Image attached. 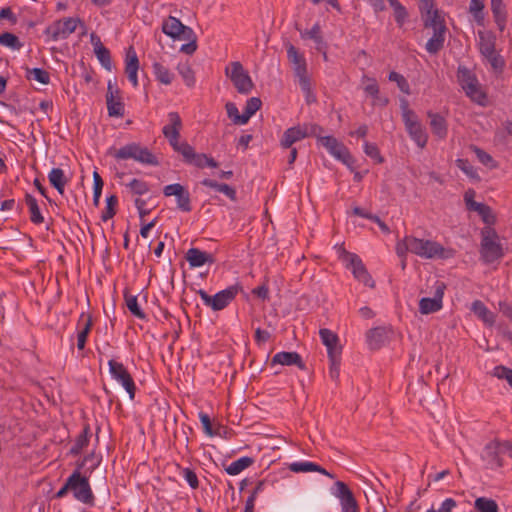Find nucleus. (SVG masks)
I'll use <instances>...</instances> for the list:
<instances>
[{
  "label": "nucleus",
  "instance_id": "6e6552de",
  "mask_svg": "<svg viewBox=\"0 0 512 512\" xmlns=\"http://www.w3.org/2000/svg\"><path fill=\"white\" fill-rule=\"evenodd\" d=\"M225 74L241 94L250 93L254 87L251 77L239 61L231 62L230 67L225 68Z\"/></svg>",
  "mask_w": 512,
  "mask_h": 512
},
{
  "label": "nucleus",
  "instance_id": "4be33fe9",
  "mask_svg": "<svg viewBox=\"0 0 512 512\" xmlns=\"http://www.w3.org/2000/svg\"><path fill=\"white\" fill-rule=\"evenodd\" d=\"M361 83L363 84L364 92L373 98V105H387L388 99L379 97L380 89L375 78L363 75Z\"/></svg>",
  "mask_w": 512,
  "mask_h": 512
},
{
  "label": "nucleus",
  "instance_id": "052dcab7",
  "mask_svg": "<svg viewBox=\"0 0 512 512\" xmlns=\"http://www.w3.org/2000/svg\"><path fill=\"white\" fill-rule=\"evenodd\" d=\"M177 198V207L184 212H190L192 210L191 199L189 192L184 188Z\"/></svg>",
  "mask_w": 512,
  "mask_h": 512
},
{
  "label": "nucleus",
  "instance_id": "6ab92c4d",
  "mask_svg": "<svg viewBox=\"0 0 512 512\" xmlns=\"http://www.w3.org/2000/svg\"><path fill=\"white\" fill-rule=\"evenodd\" d=\"M453 255L452 250H446L440 243L432 240H425L422 257L425 259L440 258L446 259Z\"/></svg>",
  "mask_w": 512,
  "mask_h": 512
},
{
  "label": "nucleus",
  "instance_id": "a211bd4d",
  "mask_svg": "<svg viewBox=\"0 0 512 512\" xmlns=\"http://www.w3.org/2000/svg\"><path fill=\"white\" fill-rule=\"evenodd\" d=\"M287 58L293 66V71L298 79L308 77L307 64L305 57L299 50L291 43L286 44Z\"/></svg>",
  "mask_w": 512,
  "mask_h": 512
},
{
  "label": "nucleus",
  "instance_id": "680f3d73",
  "mask_svg": "<svg viewBox=\"0 0 512 512\" xmlns=\"http://www.w3.org/2000/svg\"><path fill=\"white\" fill-rule=\"evenodd\" d=\"M364 152L367 156L376 160L377 163H382L384 161L377 145L374 143L365 142L364 143Z\"/></svg>",
  "mask_w": 512,
  "mask_h": 512
},
{
  "label": "nucleus",
  "instance_id": "473e14b6",
  "mask_svg": "<svg viewBox=\"0 0 512 512\" xmlns=\"http://www.w3.org/2000/svg\"><path fill=\"white\" fill-rule=\"evenodd\" d=\"M48 179L50 184L60 194L64 193V188L68 182V178L65 176L64 171L61 168H53L48 174Z\"/></svg>",
  "mask_w": 512,
  "mask_h": 512
},
{
  "label": "nucleus",
  "instance_id": "f8f14e48",
  "mask_svg": "<svg viewBox=\"0 0 512 512\" xmlns=\"http://www.w3.org/2000/svg\"><path fill=\"white\" fill-rule=\"evenodd\" d=\"M320 143L328 150L331 155L342 161L348 167H351L354 164L355 160L349 152L348 148L343 143L339 142L335 137H322Z\"/></svg>",
  "mask_w": 512,
  "mask_h": 512
},
{
  "label": "nucleus",
  "instance_id": "e433bc0d",
  "mask_svg": "<svg viewBox=\"0 0 512 512\" xmlns=\"http://www.w3.org/2000/svg\"><path fill=\"white\" fill-rule=\"evenodd\" d=\"M124 299L129 311L139 319H145L146 314L140 309L137 301V296L132 295L129 289L124 290Z\"/></svg>",
  "mask_w": 512,
  "mask_h": 512
},
{
  "label": "nucleus",
  "instance_id": "e2e57ef3",
  "mask_svg": "<svg viewBox=\"0 0 512 512\" xmlns=\"http://www.w3.org/2000/svg\"><path fill=\"white\" fill-rule=\"evenodd\" d=\"M128 187L134 194L143 195L149 191V186L146 182L134 178L129 184Z\"/></svg>",
  "mask_w": 512,
  "mask_h": 512
},
{
  "label": "nucleus",
  "instance_id": "72a5a7b5",
  "mask_svg": "<svg viewBox=\"0 0 512 512\" xmlns=\"http://www.w3.org/2000/svg\"><path fill=\"white\" fill-rule=\"evenodd\" d=\"M367 342L371 349H379L386 338V331L383 327L370 329L367 334Z\"/></svg>",
  "mask_w": 512,
  "mask_h": 512
},
{
  "label": "nucleus",
  "instance_id": "de8ad7c7",
  "mask_svg": "<svg viewBox=\"0 0 512 512\" xmlns=\"http://www.w3.org/2000/svg\"><path fill=\"white\" fill-rule=\"evenodd\" d=\"M154 74L158 81L161 83L168 85L173 80L172 73L164 67L161 63L155 62L153 64Z\"/></svg>",
  "mask_w": 512,
  "mask_h": 512
},
{
  "label": "nucleus",
  "instance_id": "393cba45",
  "mask_svg": "<svg viewBox=\"0 0 512 512\" xmlns=\"http://www.w3.org/2000/svg\"><path fill=\"white\" fill-rule=\"evenodd\" d=\"M430 119V128L432 133L439 139H445L448 134V125L446 119L439 113L429 111L427 113Z\"/></svg>",
  "mask_w": 512,
  "mask_h": 512
},
{
  "label": "nucleus",
  "instance_id": "0eeeda50",
  "mask_svg": "<svg viewBox=\"0 0 512 512\" xmlns=\"http://www.w3.org/2000/svg\"><path fill=\"white\" fill-rule=\"evenodd\" d=\"M457 79L468 97L478 103H482V100L485 99V94L481 91L475 74L469 68L460 65L457 70Z\"/></svg>",
  "mask_w": 512,
  "mask_h": 512
},
{
  "label": "nucleus",
  "instance_id": "9b49d317",
  "mask_svg": "<svg viewBox=\"0 0 512 512\" xmlns=\"http://www.w3.org/2000/svg\"><path fill=\"white\" fill-rule=\"evenodd\" d=\"M182 149L178 152L183 156L184 161L187 164L194 165L197 168H204L206 166L211 168H217L218 162L212 157L207 156L204 153H196L195 149L187 142H182Z\"/></svg>",
  "mask_w": 512,
  "mask_h": 512
},
{
  "label": "nucleus",
  "instance_id": "f3484780",
  "mask_svg": "<svg viewBox=\"0 0 512 512\" xmlns=\"http://www.w3.org/2000/svg\"><path fill=\"white\" fill-rule=\"evenodd\" d=\"M347 258L349 260V264L351 266L352 273H353L354 277L358 281L362 282L364 285H366L370 288H374L375 282L372 279L369 272L367 271L366 267L364 266V264H363L362 260L359 258V256L356 254L347 253Z\"/></svg>",
  "mask_w": 512,
  "mask_h": 512
},
{
  "label": "nucleus",
  "instance_id": "0e129e2a",
  "mask_svg": "<svg viewBox=\"0 0 512 512\" xmlns=\"http://www.w3.org/2000/svg\"><path fill=\"white\" fill-rule=\"evenodd\" d=\"M330 360L329 375L334 381H338L340 376V361L341 356L328 357Z\"/></svg>",
  "mask_w": 512,
  "mask_h": 512
},
{
  "label": "nucleus",
  "instance_id": "603ef678",
  "mask_svg": "<svg viewBox=\"0 0 512 512\" xmlns=\"http://www.w3.org/2000/svg\"><path fill=\"white\" fill-rule=\"evenodd\" d=\"M118 204V198L116 195H110L106 199V209L103 211L101 215V219L103 221H108L109 219L113 218L116 214V206Z\"/></svg>",
  "mask_w": 512,
  "mask_h": 512
},
{
  "label": "nucleus",
  "instance_id": "338daca9",
  "mask_svg": "<svg viewBox=\"0 0 512 512\" xmlns=\"http://www.w3.org/2000/svg\"><path fill=\"white\" fill-rule=\"evenodd\" d=\"M494 376L499 379H505L509 384L512 383V369L505 366H497L494 368Z\"/></svg>",
  "mask_w": 512,
  "mask_h": 512
},
{
  "label": "nucleus",
  "instance_id": "a878e982",
  "mask_svg": "<svg viewBox=\"0 0 512 512\" xmlns=\"http://www.w3.org/2000/svg\"><path fill=\"white\" fill-rule=\"evenodd\" d=\"M185 258L193 268L203 266L205 263H214V257L212 254L204 252L198 248H190L186 252Z\"/></svg>",
  "mask_w": 512,
  "mask_h": 512
},
{
  "label": "nucleus",
  "instance_id": "f257e3e1",
  "mask_svg": "<svg viewBox=\"0 0 512 512\" xmlns=\"http://www.w3.org/2000/svg\"><path fill=\"white\" fill-rule=\"evenodd\" d=\"M99 464L100 460L93 453L89 454L84 457L78 468L68 477V485L73 497L88 506H94L95 497L90 487L89 477L82 475L80 468L84 469L85 474L87 472L91 474L93 470L98 468Z\"/></svg>",
  "mask_w": 512,
  "mask_h": 512
},
{
  "label": "nucleus",
  "instance_id": "412c9836",
  "mask_svg": "<svg viewBox=\"0 0 512 512\" xmlns=\"http://www.w3.org/2000/svg\"><path fill=\"white\" fill-rule=\"evenodd\" d=\"M275 364L286 366L296 365L301 370L306 369L305 363L303 362L300 354L297 352H278L273 356L271 360V365L273 366Z\"/></svg>",
  "mask_w": 512,
  "mask_h": 512
},
{
  "label": "nucleus",
  "instance_id": "c9c22d12",
  "mask_svg": "<svg viewBox=\"0 0 512 512\" xmlns=\"http://www.w3.org/2000/svg\"><path fill=\"white\" fill-rule=\"evenodd\" d=\"M201 184L203 186H206V187H209V188H213L216 191L225 194L232 201L236 200V190L233 187H231L230 185H228V184L218 183V182H216L214 180H211V179H204L201 182Z\"/></svg>",
  "mask_w": 512,
  "mask_h": 512
},
{
  "label": "nucleus",
  "instance_id": "c03bdc74",
  "mask_svg": "<svg viewBox=\"0 0 512 512\" xmlns=\"http://www.w3.org/2000/svg\"><path fill=\"white\" fill-rule=\"evenodd\" d=\"M261 105L262 101L259 97H251L248 99L243 112L244 122H248L249 119L261 108Z\"/></svg>",
  "mask_w": 512,
  "mask_h": 512
},
{
  "label": "nucleus",
  "instance_id": "8fccbe9b",
  "mask_svg": "<svg viewBox=\"0 0 512 512\" xmlns=\"http://www.w3.org/2000/svg\"><path fill=\"white\" fill-rule=\"evenodd\" d=\"M29 80L33 79L41 84L47 85L50 82L49 72L41 68H27V76Z\"/></svg>",
  "mask_w": 512,
  "mask_h": 512
},
{
  "label": "nucleus",
  "instance_id": "2f4dec72",
  "mask_svg": "<svg viewBox=\"0 0 512 512\" xmlns=\"http://www.w3.org/2000/svg\"><path fill=\"white\" fill-rule=\"evenodd\" d=\"M182 29H184L182 22L173 16H169L162 24L163 33L172 38L181 35Z\"/></svg>",
  "mask_w": 512,
  "mask_h": 512
},
{
  "label": "nucleus",
  "instance_id": "4d7b16f0",
  "mask_svg": "<svg viewBox=\"0 0 512 512\" xmlns=\"http://www.w3.org/2000/svg\"><path fill=\"white\" fill-rule=\"evenodd\" d=\"M298 80H299V85L301 87V90L305 94L306 102L308 104L314 103L316 101V96H315V94L312 91V86H311V82H310L309 76L308 77H303V78L298 79Z\"/></svg>",
  "mask_w": 512,
  "mask_h": 512
},
{
  "label": "nucleus",
  "instance_id": "774afa93",
  "mask_svg": "<svg viewBox=\"0 0 512 512\" xmlns=\"http://www.w3.org/2000/svg\"><path fill=\"white\" fill-rule=\"evenodd\" d=\"M183 475H184L185 480L188 482V484L190 485V487L192 489L198 488V486H199L198 477L193 470H191L190 468H185L183 470Z\"/></svg>",
  "mask_w": 512,
  "mask_h": 512
},
{
  "label": "nucleus",
  "instance_id": "dca6fc26",
  "mask_svg": "<svg viewBox=\"0 0 512 512\" xmlns=\"http://www.w3.org/2000/svg\"><path fill=\"white\" fill-rule=\"evenodd\" d=\"M335 487L334 495L340 501L342 512H359L357 501L347 484L337 481Z\"/></svg>",
  "mask_w": 512,
  "mask_h": 512
},
{
  "label": "nucleus",
  "instance_id": "5701e85b",
  "mask_svg": "<svg viewBox=\"0 0 512 512\" xmlns=\"http://www.w3.org/2000/svg\"><path fill=\"white\" fill-rule=\"evenodd\" d=\"M139 69V60L137 54L132 46H130L126 53V66L125 72L129 81L132 83L133 87L138 86L137 72Z\"/></svg>",
  "mask_w": 512,
  "mask_h": 512
},
{
  "label": "nucleus",
  "instance_id": "09e8293b",
  "mask_svg": "<svg viewBox=\"0 0 512 512\" xmlns=\"http://www.w3.org/2000/svg\"><path fill=\"white\" fill-rule=\"evenodd\" d=\"M0 44L13 50H20L23 47V44L20 42L19 38L10 32H4L0 34Z\"/></svg>",
  "mask_w": 512,
  "mask_h": 512
},
{
  "label": "nucleus",
  "instance_id": "c85d7f7f",
  "mask_svg": "<svg viewBox=\"0 0 512 512\" xmlns=\"http://www.w3.org/2000/svg\"><path fill=\"white\" fill-rule=\"evenodd\" d=\"M479 37V51L482 56L489 55L493 51H496L495 45H496V38L491 32H484L479 31L478 32Z\"/></svg>",
  "mask_w": 512,
  "mask_h": 512
},
{
  "label": "nucleus",
  "instance_id": "a18cd8bd",
  "mask_svg": "<svg viewBox=\"0 0 512 512\" xmlns=\"http://www.w3.org/2000/svg\"><path fill=\"white\" fill-rule=\"evenodd\" d=\"M470 149L476 154L478 160L483 164L485 165L486 167L490 168V169H495L497 168V163L495 162V160L492 158V156L490 154H488L487 152H485L483 149L479 148L478 146L476 145H471L470 146Z\"/></svg>",
  "mask_w": 512,
  "mask_h": 512
},
{
  "label": "nucleus",
  "instance_id": "3c124183",
  "mask_svg": "<svg viewBox=\"0 0 512 512\" xmlns=\"http://www.w3.org/2000/svg\"><path fill=\"white\" fill-rule=\"evenodd\" d=\"M491 10L498 28L500 31H503L506 23V13L503 3L492 4Z\"/></svg>",
  "mask_w": 512,
  "mask_h": 512
},
{
  "label": "nucleus",
  "instance_id": "6e6d98bb",
  "mask_svg": "<svg viewBox=\"0 0 512 512\" xmlns=\"http://www.w3.org/2000/svg\"><path fill=\"white\" fill-rule=\"evenodd\" d=\"M456 166L469 178L479 180V175L473 165L467 159H457Z\"/></svg>",
  "mask_w": 512,
  "mask_h": 512
},
{
  "label": "nucleus",
  "instance_id": "a19ab883",
  "mask_svg": "<svg viewBox=\"0 0 512 512\" xmlns=\"http://www.w3.org/2000/svg\"><path fill=\"white\" fill-rule=\"evenodd\" d=\"M484 1L483 0H471L469 5V12L472 14L476 23L480 26L484 25Z\"/></svg>",
  "mask_w": 512,
  "mask_h": 512
},
{
  "label": "nucleus",
  "instance_id": "1a4fd4ad",
  "mask_svg": "<svg viewBox=\"0 0 512 512\" xmlns=\"http://www.w3.org/2000/svg\"><path fill=\"white\" fill-rule=\"evenodd\" d=\"M78 23L80 19L72 17L57 20L45 29V34L53 41L63 40L75 32Z\"/></svg>",
  "mask_w": 512,
  "mask_h": 512
},
{
  "label": "nucleus",
  "instance_id": "bb28decb",
  "mask_svg": "<svg viewBox=\"0 0 512 512\" xmlns=\"http://www.w3.org/2000/svg\"><path fill=\"white\" fill-rule=\"evenodd\" d=\"M288 469L294 473L318 472L331 479L334 478V475L328 472L322 466L309 461L291 463L289 464Z\"/></svg>",
  "mask_w": 512,
  "mask_h": 512
},
{
  "label": "nucleus",
  "instance_id": "39448f33",
  "mask_svg": "<svg viewBox=\"0 0 512 512\" xmlns=\"http://www.w3.org/2000/svg\"><path fill=\"white\" fill-rule=\"evenodd\" d=\"M241 291L239 285H232L224 290L217 292L215 295H209L205 290L199 289L197 294L202 299L205 306L211 308L213 311H220L225 309Z\"/></svg>",
  "mask_w": 512,
  "mask_h": 512
},
{
  "label": "nucleus",
  "instance_id": "f03ea898",
  "mask_svg": "<svg viewBox=\"0 0 512 512\" xmlns=\"http://www.w3.org/2000/svg\"><path fill=\"white\" fill-rule=\"evenodd\" d=\"M424 27L432 29V37L426 43V50L429 54L435 55L443 49L448 31L444 16L439 9L432 11V14L426 15Z\"/></svg>",
  "mask_w": 512,
  "mask_h": 512
},
{
  "label": "nucleus",
  "instance_id": "bf43d9fd",
  "mask_svg": "<svg viewBox=\"0 0 512 512\" xmlns=\"http://www.w3.org/2000/svg\"><path fill=\"white\" fill-rule=\"evenodd\" d=\"M483 57L489 62V64L495 71L503 70L505 66V61L503 57L496 51H493L491 54L485 55Z\"/></svg>",
  "mask_w": 512,
  "mask_h": 512
},
{
  "label": "nucleus",
  "instance_id": "58836bf2",
  "mask_svg": "<svg viewBox=\"0 0 512 512\" xmlns=\"http://www.w3.org/2000/svg\"><path fill=\"white\" fill-rule=\"evenodd\" d=\"M425 239L416 238L413 236H406L403 239V244L405 245V250L422 257V249L424 245Z\"/></svg>",
  "mask_w": 512,
  "mask_h": 512
},
{
  "label": "nucleus",
  "instance_id": "423d86ee",
  "mask_svg": "<svg viewBox=\"0 0 512 512\" xmlns=\"http://www.w3.org/2000/svg\"><path fill=\"white\" fill-rule=\"evenodd\" d=\"M482 240L480 254L485 263H492L503 256V249L499 242L496 241L498 235L495 229L484 227L481 231Z\"/></svg>",
  "mask_w": 512,
  "mask_h": 512
},
{
  "label": "nucleus",
  "instance_id": "13d9d810",
  "mask_svg": "<svg viewBox=\"0 0 512 512\" xmlns=\"http://www.w3.org/2000/svg\"><path fill=\"white\" fill-rule=\"evenodd\" d=\"M228 117L233 121L234 124H246L243 120V113L239 114L238 108L235 103L228 102L225 105Z\"/></svg>",
  "mask_w": 512,
  "mask_h": 512
},
{
  "label": "nucleus",
  "instance_id": "f704fd0d",
  "mask_svg": "<svg viewBox=\"0 0 512 512\" xmlns=\"http://www.w3.org/2000/svg\"><path fill=\"white\" fill-rule=\"evenodd\" d=\"M25 203L29 208L30 220L34 224H41L44 221V217L40 212L37 200L29 193L25 195Z\"/></svg>",
  "mask_w": 512,
  "mask_h": 512
},
{
  "label": "nucleus",
  "instance_id": "79ce46f5",
  "mask_svg": "<svg viewBox=\"0 0 512 512\" xmlns=\"http://www.w3.org/2000/svg\"><path fill=\"white\" fill-rule=\"evenodd\" d=\"M302 38H308L313 40L317 44V49L322 50L324 46V40L321 35V27L318 23L314 24L310 30H306L301 33Z\"/></svg>",
  "mask_w": 512,
  "mask_h": 512
},
{
  "label": "nucleus",
  "instance_id": "5fc2aeb1",
  "mask_svg": "<svg viewBox=\"0 0 512 512\" xmlns=\"http://www.w3.org/2000/svg\"><path fill=\"white\" fill-rule=\"evenodd\" d=\"M389 81L395 82L398 88L405 94H410V86L406 78L398 72L392 71L388 76Z\"/></svg>",
  "mask_w": 512,
  "mask_h": 512
},
{
  "label": "nucleus",
  "instance_id": "ea45409f",
  "mask_svg": "<svg viewBox=\"0 0 512 512\" xmlns=\"http://www.w3.org/2000/svg\"><path fill=\"white\" fill-rule=\"evenodd\" d=\"M90 436V427L87 425L83 428V431L78 435L74 445L70 449V453L78 455L81 450L88 445Z\"/></svg>",
  "mask_w": 512,
  "mask_h": 512
},
{
  "label": "nucleus",
  "instance_id": "b1692460",
  "mask_svg": "<svg viewBox=\"0 0 512 512\" xmlns=\"http://www.w3.org/2000/svg\"><path fill=\"white\" fill-rule=\"evenodd\" d=\"M91 42L94 46V53L101 65L108 71L112 69L110 51L102 44L100 38L94 33L91 34Z\"/></svg>",
  "mask_w": 512,
  "mask_h": 512
},
{
  "label": "nucleus",
  "instance_id": "aec40b11",
  "mask_svg": "<svg viewBox=\"0 0 512 512\" xmlns=\"http://www.w3.org/2000/svg\"><path fill=\"white\" fill-rule=\"evenodd\" d=\"M322 343L326 346L328 357L341 356L342 347L339 345V338L330 329L323 328L319 331Z\"/></svg>",
  "mask_w": 512,
  "mask_h": 512
},
{
  "label": "nucleus",
  "instance_id": "7ed1b4c3",
  "mask_svg": "<svg viewBox=\"0 0 512 512\" xmlns=\"http://www.w3.org/2000/svg\"><path fill=\"white\" fill-rule=\"evenodd\" d=\"M110 154L117 160L134 159L142 164L157 166V157L146 147L132 142L119 149L111 150Z\"/></svg>",
  "mask_w": 512,
  "mask_h": 512
},
{
  "label": "nucleus",
  "instance_id": "ddd939ff",
  "mask_svg": "<svg viewBox=\"0 0 512 512\" xmlns=\"http://www.w3.org/2000/svg\"><path fill=\"white\" fill-rule=\"evenodd\" d=\"M106 104L108 115L111 117H123L125 113V105L122 101L121 93L116 83L108 81Z\"/></svg>",
  "mask_w": 512,
  "mask_h": 512
},
{
  "label": "nucleus",
  "instance_id": "c756f323",
  "mask_svg": "<svg viewBox=\"0 0 512 512\" xmlns=\"http://www.w3.org/2000/svg\"><path fill=\"white\" fill-rule=\"evenodd\" d=\"M79 324H83V327L81 328L77 335V348L79 350H83L85 348L87 337L93 325L91 316L82 313L79 319Z\"/></svg>",
  "mask_w": 512,
  "mask_h": 512
},
{
  "label": "nucleus",
  "instance_id": "20e7f679",
  "mask_svg": "<svg viewBox=\"0 0 512 512\" xmlns=\"http://www.w3.org/2000/svg\"><path fill=\"white\" fill-rule=\"evenodd\" d=\"M401 108L403 122L409 136L417 144L418 147L424 148L428 141V134L426 130L419 122L415 112L409 109L407 101H403Z\"/></svg>",
  "mask_w": 512,
  "mask_h": 512
},
{
  "label": "nucleus",
  "instance_id": "2eb2a0df",
  "mask_svg": "<svg viewBox=\"0 0 512 512\" xmlns=\"http://www.w3.org/2000/svg\"><path fill=\"white\" fill-rule=\"evenodd\" d=\"M434 287L435 291L432 298L424 297L419 301V311L422 314L434 313L442 308V301L446 285L442 281H436Z\"/></svg>",
  "mask_w": 512,
  "mask_h": 512
},
{
  "label": "nucleus",
  "instance_id": "69168bd1",
  "mask_svg": "<svg viewBox=\"0 0 512 512\" xmlns=\"http://www.w3.org/2000/svg\"><path fill=\"white\" fill-rule=\"evenodd\" d=\"M302 130L305 132L306 137H309V136L316 137L319 142L321 141V138L323 137L322 133H323L324 129L318 124L304 125L302 127Z\"/></svg>",
  "mask_w": 512,
  "mask_h": 512
},
{
  "label": "nucleus",
  "instance_id": "4c0bfd02",
  "mask_svg": "<svg viewBox=\"0 0 512 512\" xmlns=\"http://www.w3.org/2000/svg\"><path fill=\"white\" fill-rule=\"evenodd\" d=\"M254 463V459L248 456L241 457L236 461L232 462L230 465L225 467V471L229 475H237L241 473L244 469L250 467Z\"/></svg>",
  "mask_w": 512,
  "mask_h": 512
},
{
  "label": "nucleus",
  "instance_id": "864d4df0",
  "mask_svg": "<svg viewBox=\"0 0 512 512\" xmlns=\"http://www.w3.org/2000/svg\"><path fill=\"white\" fill-rule=\"evenodd\" d=\"M177 69L185 84L188 87H193L195 85V75L190 65L188 63L179 64Z\"/></svg>",
  "mask_w": 512,
  "mask_h": 512
},
{
  "label": "nucleus",
  "instance_id": "cd10ccee",
  "mask_svg": "<svg viewBox=\"0 0 512 512\" xmlns=\"http://www.w3.org/2000/svg\"><path fill=\"white\" fill-rule=\"evenodd\" d=\"M306 138L305 132L302 130L301 126H295L288 128L280 141V144L283 148H291L292 145L302 139Z\"/></svg>",
  "mask_w": 512,
  "mask_h": 512
},
{
  "label": "nucleus",
  "instance_id": "4468645a",
  "mask_svg": "<svg viewBox=\"0 0 512 512\" xmlns=\"http://www.w3.org/2000/svg\"><path fill=\"white\" fill-rule=\"evenodd\" d=\"M168 118L170 124L163 127L162 133L168 139L172 148L179 152L182 149V143L179 142L182 120L177 112H170Z\"/></svg>",
  "mask_w": 512,
  "mask_h": 512
},
{
  "label": "nucleus",
  "instance_id": "9d476101",
  "mask_svg": "<svg viewBox=\"0 0 512 512\" xmlns=\"http://www.w3.org/2000/svg\"><path fill=\"white\" fill-rule=\"evenodd\" d=\"M108 365L112 377L122 384L129 394L130 399L133 400L135 397L136 386L129 371L122 363L113 359L108 362Z\"/></svg>",
  "mask_w": 512,
  "mask_h": 512
},
{
  "label": "nucleus",
  "instance_id": "7c9ffc66",
  "mask_svg": "<svg viewBox=\"0 0 512 512\" xmlns=\"http://www.w3.org/2000/svg\"><path fill=\"white\" fill-rule=\"evenodd\" d=\"M471 310L480 318L485 324L493 326L495 323V315L488 310L485 304L480 300H475L472 303Z\"/></svg>",
  "mask_w": 512,
  "mask_h": 512
},
{
  "label": "nucleus",
  "instance_id": "49530a36",
  "mask_svg": "<svg viewBox=\"0 0 512 512\" xmlns=\"http://www.w3.org/2000/svg\"><path fill=\"white\" fill-rule=\"evenodd\" d=\"M475 212L480 215L482 221L487 225L486 227H490L495 224L496 216L493 214L490 206L482 203L481 205L476 206Z\"/></svg>",
  "mask_w": 512,
  "mask_h": 512
},
{
  "label": "nucleus",
  "instance_id": "37998d69",
  "mask_svg": "<svg viewBox=\"0 0 512 512\" xmlns=\"http://www.w3.org/2000/svg\"><path fill=\"white\" fill-rule=\"evenodd\" d=\"M475 508L479 512H498L499 508L495 500L486 497H479L475 500Z\"/></svg>",
  "mask_w": 512,
  "mask_h": 512
}]
</instances>
